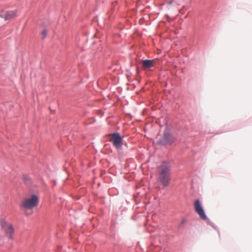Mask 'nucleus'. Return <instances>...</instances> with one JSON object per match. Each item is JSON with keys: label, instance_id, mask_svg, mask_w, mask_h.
<instances>
[{"label": "nucleus", "instance_id": "nucleus-8", "mask_svg": "<svg viewBox=\"0 0 252 252\" xmlns=\"http://www.w3.org/2000/svg\"><path fill=\"white\" fill-rule=\"evenodd\" d=\"M142 67L144 70H147L154 66L155 64L154 60H145L142 61Z\"/></svg>", "mask_w": 252, "mask_h": 252}, {"label": "nucleus", "instance_id": "nucleus-4", "mask_svg": "<svg viewBox=\"0 0 252 252\" xmlns=\"http://www.w3.org/2000/svg\"><path fill=\"white\" fill-rule=\"evenodd\" d=\"M111 138L110 141L112 142L114 146L117 148H121L123 145V137L119 133H114L110 135Z\"/></svg>", "mask_w": 252, "mask_h": 252}, {"label": "nucleus", "instance_id": "nucleus-6", "mask_svg": "<svg viewBox=\"0 0 252 252\" xmlns=\"http://www.w3.org/2000/svg\"><path fill=\"white\" fill-rule=\"evenodd\" d=\"M174 141V138L168 133H164L162 138L159 141L158 143L161 145H166L173 143Z\"/></svg>", "mask_w": 252, "mask_h": 252}, {"label": "nucleus", "instance_id": "nucleus-2", "mask_svg": "<svg viewBox=\"0 0 252 252\" xmlns=\"http://www.w3.org/2000/svg\"><path fill=\"white\" fill-rule=\"evenodd\" d=\"M38 198L37 196L32 195L31 198L24 199L20 205V208L24 211L27 215L32 214V212H28V210H31L38 204Z\"/></svg>", "mask_w": 252, "mask_h": 252}, {"label": "nucleus", "instance_id": "nucleus-5", "mask_svg": "<svg viewBox=\"0 0 252 252\" xmlns=\"http://www.w3.org/2000/svg\"><path fill=\"white\" fill-rule=\"evenodd\" d=\"M194 207L195 212L198 214L199 217L202 220H207V216L205 214V212L199 200L197 199L195 200L194 204Z\"/></svg>", "mask_w": 252, "mask_h": 252}, {"label": "nucleus", "instance_id": "nucleus-7", "mask_svg": "<svg viewBox=\"0 0 252 252\" xmlns=\"http://www.w3.org/2000/svg\"><path fill=\"white\" fill-rule=\"evenodd\" d=\"M17 11H9L0 12V16L5 20H8L16 17Z\"/></svg>", "mask_w": 252, "mask_h": 252}, {"label": "nucleus", "instance_id": "nucleus-1", "mask_svg": "<svg viewBox=\"0 0 252 252\" xmlns=\"http://www.w3.org/2000/svg\"><path fill=\"white\" fill-rule=\"evenodd\" d=\"M158 180L163 187L169 186L170 181V167L168 163L163 162L158 167Z\"/></svg>", "mask_w": 252, "mask_h": 252}, {"label": "nucleus", "instance_id": "nucleus-9", "mask_svg": "<svg viewBox=\"0 0 252 252\" xmlns=\"http://www.w3.org/2000/svg\"><path fill=\"white\" fill-rule=\"evenodd\" d=\"M47 32L46 30H44L42 32V34L43 35V38H45L46 35H47Z\"/></svg>", "mask_w": 252, "mask_h": 252}, {"label": "nucleus", "instance_id": "nucleus-3", "mask_svg": "<svg viewBox=\"0 0 252 252\" xmlns=\"http://www.w3.org/2000/svg\"><path fill=\"white\" fill-rule=\"evenodd\" d=\"M0 225L5 232L6 235L9 239L13 240V234L14 233V228L12 224L6 221L5 220H1Z\"/></svg>", "mask_w": 252, "mask_h": 252}, {"label": "nucleus", "instance_id": "nucleus-10", "mask_svg": "<svg viewBox=\"0 0 252 252\" xmlns=\"http://www.w3.org/2000/svg\"><path fill=\"white\" fill-rule=\"evenodd\" d=\"M186 222L185 219H183L182 222H181V225H183L184 223Z\"/></svg>", "mask_w": 252, "mask_h": 252}]
</instances>
